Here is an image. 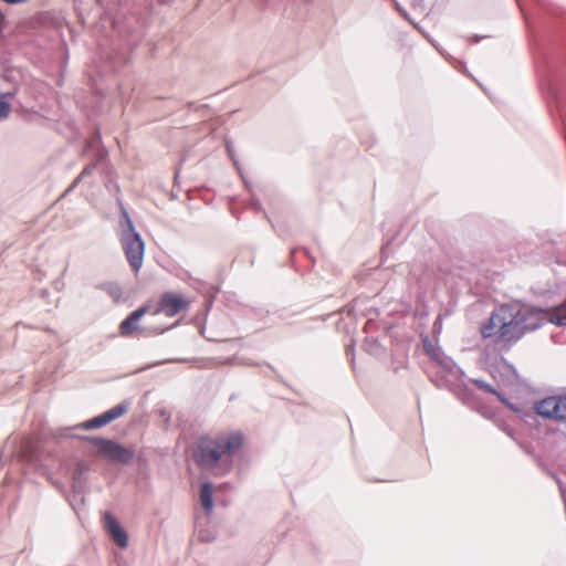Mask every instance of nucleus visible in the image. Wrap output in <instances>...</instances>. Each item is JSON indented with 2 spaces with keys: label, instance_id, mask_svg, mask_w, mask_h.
<instances>
[{
  "label": "nucleus",
  "instance_id": "nucleus-1",
  "mask_svg": "<svg viewBox=\"0 0 566 566\" xmlns=\"http://www.w3.org/2000/svg\"><path fill=\"white\" fill-rule=\"evenodd\" d=\"M549 314L538 307L522 302H512L495 308L489 319L482 324L483 338H494L502 347H512L526 334L539 329L549 322Z\"/></svg>",
  "mask_w": 566,
  "mask_h": 566
},
{
  "label": "nucleus",
  "instance_id": "nucleus-2",
  "mask_svg": "<svg viewBox=\"0 0 566 566\" xmlns=\"http://www.w3.org/2000/svg\"><path fill=\"white\" fill-rule=\"evenodd\" d=\"M242 432L233 431L221 433L214 438L202 437L198 440L193 452L197 465L211 471L219 462H231L232 457L243 447Z\"/></svg>",
  "mask_w": 566,
  "mask_h": 566
},
{
  "label": "nucleus",
  "instance_id": "nucleus-3",
  "mask_svg": "<svg viewBox=\"0 0 566 566\" xmlns=\"http://www.w3.org/2000/svg\"><path fill=\"white\" fill-rule=\"evenodd\" d=\"M117 203L120 210L119 242L130 268L134 271H139L144 262L145 242L140 233L136 231L134 222L119 197H117Z\"/></svg>",
  "mask_w": 566,
  "mask_h": 566
},
{
  "label": "nucleus",
  "instance_id": "nucleus-4",
  "mask_svg": "<svg viewBox=\"0 0 566 566\" xmlns=\"http://www.w3.org/2000/svg\"><path fill=\"white\" fill-rule=\"evenodd\" d=\"M83 440L92 443L97 454L106 460L117 464H129L135 459V451L119 442L103 437H81Z\"/></svg>",
  "mask_w": 566,
  "mask_h": 566
},
{
  "label": "nucleus",
  "instance_id": "nucleus-5",
  "mask_svg": "<svg viewBox=\"0 0 566 566\" xmlns=\"http://www.w3.org/2000/svg\"><path fill=\"white\" fill-rule=\"evenodd\" d=\"M533 409L544 419L566 422V395L547 396L535 401Z\"/></svg>",
  "mask_w": 566,
  "mask_h": 566
},
{
  "label": "nucleus",
  "instance_id": "nucleus-6",
  "mask_svg": "<svg viewBox=\"0 0 566 566\" xmlns=\"http://www.w3.org/2000/svg\"><path fill=\"white\" fill-rule=\"evenodd\" d=\"M15 452L21 461L31 462L36 455L38 447L30 438H24L19 444L17 438L9 437L0 452V467L11 460Z\"/></svg>",
  "mask_w": 566,
  "mask_h": 566
},
{
  "label": "nucleus",
  "instance_id": "nucleus-7",
  "mask_svg": "<svg viewBox=\"0 0 566 566\" xmlns=\"http://www.w3.org/2000/svg\"><path fill=\"white\" fill-rule=\"evenodd\" d=\"M148 312V305H143L133 311L122 323L119 324V334L123 337H132L137 332H140L144 335H150V331L146 333V329H140L139 321L142 317ZM168 328H154L151 333L163 334Z\"/></svg>",
  "mask_w": 566,
  "mask_h": 566
},
{
  "label": "nucleus",
  "instance_id": "nucleus-8",
  "mask_svg": "<svg viewBox=\"0 0 566 566\" xmlns=\"http://www.w3.org/2000/svg\"><path fill=\"white\" fill-rule=\"evenodd\" d=\"M188 307L189 302H187L181 295L167 292L160 297L154 314L164 313L165 315L172 317Z\"/></svg>",
  "mask_w": 566,
  "mask_h": 566
},
{
  "label": "nucleus",
  "instance_id": "nucleus-9",
  "mask_svg": "<svg viewBox=\"0 0 566 566\" xmlns=\"http://www.w3.org/2000/svg\"><path fill=\"white\" fill-rule=\"evenodd\" d=\"M103 521L104 527L113 542L120 548H126L128 545V534L116 517L106 511L103 515Z\"/></svg>",
  "mask_w": 566,
  "mask_h": 566
},
{
  "label": "nucleus",
  "instance_id": "nucleus-10",
  "mask_svg": "<svg viewBox=\"0 0 566 566\" xmlns=\"http://www.w3.org/2000/svg\"><path fill=\"white\" fill-rule=\"evenodd\" d=\"M106 424H108V423L106 422L104 415L101 413V415H98L92 419H88L84 422H81L76 426L60 429L55 436L61 437V438H80V439H82L80 436L74 434L73 431L74 430H94V429L102 428Z\"/></svg>",
  "mask_w": 566,
  "mask_h": 566
},
{
  "label": "nucleus",
  "instance_id": "nucleus-11",
  "mask_svg": "<svg viewBox=\"0 0 566 566\" xmlns=\"http://www.w3.org/2000/svg\"><path fill=\"white\" fill-rule=\"evenodd\" d=\"M91 465L85 460H78L72 473V490L74 494L82 495L87 481Z\"/></svg>",
  "mask_w": 566,
  "mask_h": 566
},
{
  "label": "nucleus",
  "instance_id": "nucleus-12",
  "mask_svg": "<svg viewBox=\"0 0 566 566\" xmlns=\"http://www.w3.org/2000/svg\"><path fill=\"white\" fill-rule=\"evenodd\" d=\"M437 363L442 370L454 380H459L464 376V371L455 364V361L446 355H441Z\"/></svg>",
  "mask_w": 566,
  "mask_h": 566
},
{
  "label": "nucleus",
  "instance_id": "nucleus-13",
  "mask_svg": "<svg viewBox=\"0 0 566 566\" xmlns=\"http://www.w3.org/2000/svg\"><path fill=\"white\" fill-rule=\"evenodd\" d=\"M199 499L206 513L210 514L213 510V484L211 482L202 483Z\"/></svg>",
  "mask_w": 566,
  "mask_h": 566
},
{
  "label": "nucleus",
  "instance_id": "nucleus-14",
  "mask_svg": "<svg viewBox=\"0 0 566 566\" xmlns=\"http://www.w3.org/2000/svg\"><path fill=\"white\" fill-rule=\"evenodd\" d=\"M106 150L105 149H99L98 153H97V159L94 161V163H91L88 165H86L84 167V169L82 170V172L80 174L78 177H76V179L71 184V186L67 188L66 192H70L72 191L77 185L78 182L84 179L86 176H90L97 167V164L102 160L105 159L106 157Z\"/></svg>",
  "mask_w": 566,
  "mask_h": 566
},
{
  "label": "nucleus",
  "instance_id": "nucleus-15",
  "mask_svg": "<svg viewBox=\"0 0 566 566\" xmlns=\"http://www.w3.org/2000/svg\"><path fill=\"white\" fill-rule=\"evenodd\" d=\"M15 92H0V122L7 119L10 115V102L14 98Z\"/></svg>",
  "mask_w": 566,
  "mask_h": 566
},
{
  "label": "nucleus",
  "instance_id": "nucleus-16",
  "mask_svg": "<svg viewBox=\"0 0 566 566\" xmlns=\"http://www.w3.org/2000/svg\"><path fill=\"white\" fill-rule=\"evenodd\" d=\"M99 290L107 293L114 302L118 303L123 297V290L116 282H104L97 286Z\"/></svg>",
  "mask_w": 566,
  "mask_h": 566
},
{
  "label": "nucleus",
  "instance_id": "nucleus-17",
  "mask_svg": "<svg viewBox=\"0 0 566 566\" xmlns=\"http://www.w3.org/2000/svg\"><path fill=\"white\" fill-rule=\"evenodd\" d=\"M128 407H129V403L122 402V403H118L115 407L108 409L107 411L103 412L106 422L111 423L112 421H114L117 418L125 415L128 411Z\"/></svg>",
  "mask_w": 566,
  "mask_h": 566
},
{
  "label": "nucleus",
  "instance_id": "nucleus-18",
  "mask_svg": "<svg viewBox=\"0 0 566 566\" xmlns=\"http://www.w3.org/2000/svg\"><path fill=\"white\" fill-rule=\"evenodd\" d=\"M549 322L557 326H566V298L564 304L551 314Z\"/></svg>",
  "mask_w": 566,
  "mask_h": 566
},
{
  "label": "nucleus",
  "instance_id": "nucleus-19",
  "mask_svg": "<svg viewBox=\"0 0 566 566\" xmlns=\"http://www.w3.org/2000/svg\"><path fill=\"white\" fill-rule=\"evenodd\" d=\"M472 384H474L479 389L495 395L501 401L506 402V398L497 391L492 385L482 380V379H472Z\"/></svg>",
  "mask_w": 566,
  "mask_h": 566
},
{
  "label": "nucleus",
  "instance_id": "nucleus-20",
  "mask_svg": "<svg viewBox=\"0 0 566 566\" xmlns=\"http://www.w3.org/2000/svg\"><path fill=\"white\" fill-rule=\"evenodd\" d=\"M364 347L370 355L377 356L380 353L381 345L376 338L366 337Z\"/></svg>",
  "mask_w": 566,
  "mask_h": 566
},
{
  "label": "nucleus",
  "instance_id": "nucleus-21",
  "mask_svg": "<svg viewBox=\"0 0 566 566\" xmlns=\"http://www.w3.org/2000/svg\"><path fill=\"white\" fill-rule=\"evenodd\" d=\"M423 346H424V350L426 353L436 361H438L441 357V355H444L440 348H436L431 342L429 340L428 337L424 338L423 340Z\"/></svg>",
  "mask_w": 566,
  "mask_h": 566
},
{
  "label": "nucleus",
  "instance_id": "nucleus-22",
  "mask_svg": "<svg viewBox=\"0 0 566 566\" xmlns=\"http://www.w3.org/2000/svg\"><path fill=\"white\" fill-rule=\"evenodd\" d=\"M198 539L200 542H210L213 539V536L210 534L208 530H200L198 532Z\"/></svg>",
  "mask_w": 566,
  "mask_h": 566
},
{
  "label": "nucleus",
  "instance_id": "nucleus-23",
  "mask_svg": "<svg viewBox=\"0 0 566 566\" xmlns=\"http://www.w3.org/2000/svg\"><path fill=\"white\" fill-rule=\"evenodd\" d=\"M188 359L187 358H172V359H165V360H161V361H158V363H155V364H151L149 365L147 368H150V367H154V366H159V365H163V364H168V363H187Z\"/></svg>",
  "mask_w": 566,
  "mask_h": 566
},
{
  "label": "nucleus",
  "instance_id": "nucleus-24",
  "mask_svg": "<svg viewBox=\"0 0 566 566\" xmlns=\"http://www.w3.org/2000/svg\"><path fill=\"white\" fill-rule=\"evenodd\" d=\"M346 355L350 357L352 361L354 360V345H347L346 346Z\"/></svg>",
  "mask_w": 566,
  "mask_h": 566
},
{
  "label": "nucleus",
  "instance_id": "nucleus-25",
  "mask_svg": "<svg viewBox=\"0 0 566 566\" xmlns=\"http://www.w3.org/2000/svg\"><path fill=\"white\" fill-rule=\"evenodd\" d=\"M423 2H424V0H413L412 1V7L415 9L420 8L421 10H423L424 9Z\"/></svg>",
  "mask_w": 566,
  "mask_h": 566
},
{
  "label": "nucleus",
  "instance_id": "nucleus-26",
  "mask_svg": "<svg viewBox=\"0 0 566 566\" xmlns=\"http://www.w3.org/2000/svg\"><path fill=\"white\" fill-rule=\"evenodd\" d=\"M101 140V135L98 132H96L93 137H92V140H91V147H93L96 143H98Z\"/></svg>",
  "mask_w": 566,
  "mask_h": 566
},
{
  "label": "nucleus",
  "instance_id": "nucleus-27",
  "mask_svg": "<svg viewBox=\"0 0 566 566\" xmlns=\"http://www.w3.org/2000/svg\"><path fill=\"white\" fill-rule=\"evenodd\" d=\"M227 148H228V153H229V155H230L234 166L237 167L238 171L240 172V168H239L238 163H237V160H235V158H234V156L232 154V150H231L230 146L228 145Z\"/></svg>",
  "mask_w": 566,
  "mask_h": 566
},
{
  "label": "nucleus",
  "instance_id": "nucleus-28",
  "mask_svg": "<svg viewBox=\"0 0 566 566\" xmlns=\"http://www.w3.org/2000/svg\"><path fill=\"white\" fill-rule=\"evenodd\" d=\"M482 38H483V36H481V35H473V36L471 38V41H472L473 43H478V42H480V41H481V39H482Z\"/></svg>",
  "mask_w": 566,
  "mask_h": 566
},
{
  "label": "nucleus",
  "instance_id": "nucleus-29",
  "mask_svg": "<svg viewBox=\"0 0 566 566\" xmlns=\"http://www.w3.org/2000/svg\"><path fill=\"white\" fill-rule=\"evenodd\" d=\"M253 207H254V209H256V210H261V202H260V201L254 202V203H253Z\"/></svg>",
  "mask_w": 566,
  "mask_h": 566
},
{
  "label": "nucleus",
  "instance_id": "nucleus-30",
  "mask_svg": "<svg viewBox=\"0 0 566 566\" xmlns=\"http://www.w3.org/2000/svg\"><path fill=\"white\" fill-rule=\"evenodd\" d=\"M266 366H268V368H270L273 373H275V369H274L271 365H269V364H268Z\"/></svg>",
  "mask_w": 566,
  "mask_h": 566
}]
</instances>
